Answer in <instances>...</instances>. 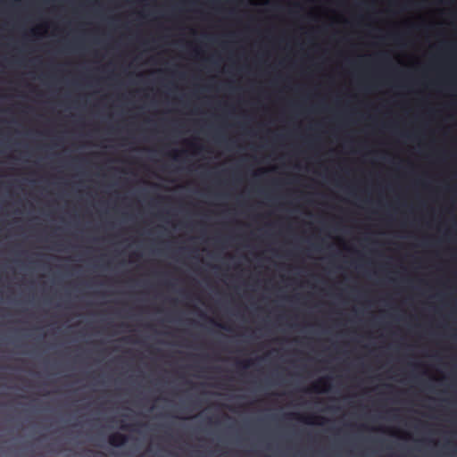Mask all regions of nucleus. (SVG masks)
Returning <instances> with one entry per match:
<instances>
[{"instance_id": "obj_6", "label": "nucleus", "mask_w": 457, "mask_h": 457, "mask_svg": "<svg viewBox=\"0 0 457 457\" xmlns=\"http://www.w3.org/2000/svg\"><path fill=\"white\" fill-rule=\"evenodd\" d=\"M215 325L220 327V328H223V329H225V330H228V331L230 330V328L228 327V326H225V325H222V324H220V323H215Z\"/></svg>"}, {"instance_id": "obj_2", "label": "nucleus", "mask_w": 457, "mask_h": 457, "mask_svg": "<svg viewBox=\"0 0 457 457\" xmlns=\"http://www.w3.org/2000/svg\"><path fill=\"white\" fill-rule=\"evenodd\" d=\"M129 440L127 435L116 432L109 436L108 442L113 447H120L124 445Z\"/></svg>"}, {"instance_id": "obj_7", "label": "nucleus", "mask_w": 457, "mask_h": 457, "mask_svg": "<svg viewBox=\"0 0 457 457\" xmlns=\"http://www.w3.org/2000/svg\"><path fill=\"white\" fill-rule=\"evenodd\" d=\"M178 157H179V152H177V151H176V152L174 153L173 158H174L175 160H177V158H178Z\"/></svg>"}, {"instance_id": "obj_5", "label": "nucleus", "mask_w": 457, "mask_h": 457, "mask_svg": "<svg viewBox=\"0 0 457 457\" xmlns=\"http://www.w3.org/2000/svg\"><path fill=\"white\" fill-rule=\"evenodd\" d=\"M121 429L123 430H134L133 427L130 425H122Z\"/></svg>"}, {"instance_id": "obj_4", "label": "nucleus", "mask_w": 457, "mask_h": 457, "mask_svg": "<svg viewBox=\"0 0 457 457\" xmlns=\"http://www.w3.org/2000/svg\"><path fill=\"white\" fill-rule=\"evenodd\" d=\"M237 364L243 369H247L251 365L250 361H238Z\"/></svg>"}, {"instance_id": "obj_3", "label": "nucleus", "mask_w": 457, "mask_h": 457, "mask_svg": "<svg viewBox=\"0 0 457 457\" xmlns=\"http://www.w3.org/2000/svg\"><path fill=\"white\" fill-rule=\"evenodd\" d=\"M330 378H322L312 384L310 390L315 393L327 392L329 388Z\"/></svg>"}, {"instance_id": "obj_1", "label": "nucleus", "mask_w": 457, "mask_h": 457, "mask_svg": "<svg viewBox=\"0 0 457 457\" xmlns=\"http://www.w3.org/2000/svg\"><path fill=\"white\" fill-rule=\"evenodd\" d=\"M289 418L299 420L303 421L305 424L312 425V424H323L326 420L323 417H317V416H302L298 413H289L287 414Z\"/></svg>"}]
</instances>
